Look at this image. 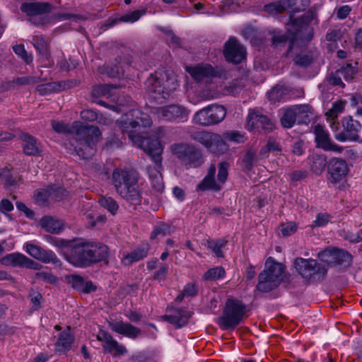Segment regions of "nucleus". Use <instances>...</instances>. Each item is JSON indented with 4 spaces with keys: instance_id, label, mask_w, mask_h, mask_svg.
<instances>
[{
    "instance_id": "37",
    "label": "nucleus",
    "mask_w": 362,
    "mask_h": 362,
    "mask_svg": "<svg viewBox=\"0 0 362 362\" xmlns=\"http://www.w3.org/2000/svg\"><path fill=\"white\" fill-rule=\"evenodd\" d=\"M281 146L280 144L272 138H269L267 144L264 146L259 151V155L262 158L268 157V153H281Z\"/></svg>"
},
{
    "instance_id": "32",
    "label": "nucleus",
    "mask_w": 362,
    "mask_h": 362,
    "mask_svg": "<svg viewBox=\"0 0 362 362\" xmlns=\"http://www.w3.org/2000/svg\"><path fill=\"white\" fill-rule=\"evenodd\" d=\"M298 124H308L314 115V109L308 104L293 105Z\"/></svg>"
},
{
    "instance_id": "27",
    "label": "nucleus",
    "mask_w": 362,
    "mask_h": 362,
    "mask_svg": "<svg viewBox=\"0 0 362 362\" xmlns=\"http://www.w3.org/2000/svg\"><path fill=\"white\" fill-rule=\"evenodd\" d=\"M66 279L73 288L84 293H89L96 290V286L91 281H85L84 279L79 275H68L66 276Z\"/></svg>"
},
{
    "instance_id": "21",
    "label": "nucleus",
    "mask_w": 362,
    "mask_h": 362,
    "mask_svg": "<svg viewBox=\"0 0 362 362\" xmlns=\"http://www.w3.org/2000/svg\"><path fill=\"white\" fill-rule=\"evenodd\" d=\"M169 312V314L161 316V318L173 325L176 328L186 325L192 316V312L186 308L172 309Z\"/></svg>"
},
{
    "instance_id": "29",
    "label": "nucleus",
    "mask_w": 362,
    "mask_h": 362,
    "mask_svg": "<svg viewBox=\"0 0 362 362\" xmlns=\"http://www.w3.org/2000/svg\"><path fill=\"white\" fill-rule=\"evenodd\" d=\"M216 171V168L215 165H211L208 170L207 175L203 180L197 185V189L200 191H205L208 189H212L216 192L219 191L221 189V186L216 182L214 178Z\"/></svg>"
},
{
    "instance_id": "4",
    "label": "nucleus",
    "mask_w": 362,
    "mask_h": 362,
    "mask_svg": "<svg viewBox=\"0 0 362 362\" xmlns=\"http://www.w3.org/2000/svg\"><path fill=\"white\" fill-rule=\"evenodd\" d=\"M145 84L149 97L158 103H164L178 86L175 76L166 71L151 74Z\"/></svg>"
},
{
    "instance_id": "47",
    "label": "nucleus",
    "mask_w": 362,
    "mask_h": 362,
    "mask_svg": "<svg viewBox=\"0 0 362 362\" xmlns=\"http://www.w3.org/2000/svg\"><path fill=\"white\" fill-rule=\"evenodd\" d=\"M225 270L222 267H216L209 269L204 275V279L207 281H215L225 276Z\"/></svg>"
},
{
    "instance_id": "51",
    "label": "nucleus",
    "mask_w": 362,
    "mask_h": 362,
    "mask_svg": "<svg viewBox=\"0 0 362 362\" xmlns=\"http://www.w3.org/2000/svg\"><path fill=\"white\" fill-rule=\"evenodd\" d=\"M256 160L257 159L255 152L252 149L248 150L245 154L242 160L244 169L248 171L252 170L255 163Z\"/></svg>"
},
{
    "instance_id": "36",
    "label": "nucleus",
    "mask_w": 362,
    "mask_h": 362,
    "mask_svg": "<svg viewBox=\"0 0 362 362\" xmlns=\"http://www.w3.org/2000/svg\"><path fill=\"white\" fill-rule=\"evenodd\" d=\"M288 94V88L277 85L268 93V98L269 100L275 103L281 100L289 99Z\"/></svg>"
},
{
    "instance_id": "61",
    "label": "nucleus",
    "mask_w": 362,
    "mask_h": 362,
    "mask_svg": "<svg viewBox=\"0 0 362 362\" xmlns=\"http://www.w3.org/2000/svg\"><path fill=\"white\" fill-rule=\"evenodd\" d=\"M170 232V227L168 225L163 224L158 226L154 228L153 232L151 234V239L154 240L158 235L165 236Z\"/></svg>"
},
{
    "instance_id": "38",
    "label": "nucleus",
    "mask_w": 362,
    "mask_h": 362,
    "mask_svg": "<svg viewBox=\"0 0 362 362\" xmlns=\"http://www.w3.org/2000/svg\"><path fill=\"white\" fill-rule=\"evenodd\" d=\"M98 202L102 207L107 209L112 215H115L119 209L117 202L110 197L101 196Z\"/></svg>"
},
{
    "instance_id": "63",
    "label": "nucleus",
    "mask_w": 362,
    "mask_h": 362,
    "mask_svg": "<svg viewBox=\"0 0 362 362\" xmlns=\"http://www.w3.org/2000/svg\"><path fill=\"white\" fill-rule=\"evenodd\" d=\"M342 76L339 73V70L332 72L328 77L329 83L333 86H339L341 88L344 87V83L341 81Z\"/></svg>"
},
{
    "instance_id": "25",
    "label": "nucleus",
    "mask_w": 362,
    "mask_h": 362,
    "mask_svg": "<svg viewBox=\"0 0 362 362\" xmlns=\"http://www.w3.org/2000/svg\"><path fill=\"white\" fill-rule=\"evenodd\" d=\"M186 71L197 82H200L206 78L212 77L216 74L213 66L208 64L187 66Z\"/></svg>"
},
{
    "instance_id": "10",
    "label": "nucleus",
    "mask_w": 362,
    "mask_h": 362,
    "mask_svg": "<svg viewBox=\"0 0 362 362\" xmlns=\"http://www.w3.org/2000/svg\"><path fill=\"white\" fill-rule=\"evenodd\" d=\"M88 247L89 242L74 240L71 248L64 254L65 259L76 267H90Z\"/></svg>"
},
{
    "instance_id": "3",
    "label": "nucleus",
    "mask_w": 362,
    "mask_h": 362,
    "mask_svg": "<svg viewBox=\"0 0 362 362\" xmlns=\"http://www.w3.org/2000/svg\"><path fill=\"white\" fill-rule=\"evenodd\" d=\"M112 182L115 191L122 199L134 205L141 204L139 177L135 171L116 168L112 172Z\"/></svg>"
},
{
    "instance_id": "55",
    "label": "nucleus",
    "mask_w": 362,
    "mask_h": 362,
    "mask_svg": "<svg viewBox=\"0 0 362 362\" xmlns=\"http://www.w3.org/2000/svg\"><path fill=\"white\" fill-rule=\"evenodd\" d=\"M279 230L284 237L294 234L297 230V225L294 222H288L280 226Z\"/></svg>"
},
{
    "instance_id": "20",
    "label": "nucleus",
    "mask_w": 362,
    "mask_h": 362,
    "mask_svg": "<svg viewBox=\"0 0 362 362\" xmlns=\"http://www.w3.org/2000/svg\"><path fill=\"white\" fill-rule=\"evenodd\" d=\"M349 168L345 160L332 158L328 163L329 180L332 183L341 181L348 173Z\"/></svg>"
},
{
    "instance_id": "8",
    "label": "nucleus",
    "mask_w": 362,
    "mask_h": 362,
    "mask_svg": "<svg viewBox=\"0 0 362 362\" xmlns=\"http://www.w3.org/2000/svg\"><path fill=\"white\" fill-rule=\"evenodd\" d=\"M171 151L187 168L199 167L204 162L201 151L193 145L175 144L171 146Z\"/></svg>"
},
{
    "instance_id": "62",
    "label": "nucleus",
    "mask_w": 362,
    "mask_h": 362,
    "mask_svg": "<svg viewBox=\"0 0 362 362\" xmlns=\"http://www.w3.org/2000/svg\"><path fill=\"white\" fill-rule=\"evenodd\" d=\"M308 175V172L306 170H294L288 174L289 178L292 182L301 181L306 178Z\"/></svg>"
},
{
    "instance_id": "2",
    "label": "nucleus",
    "mask_w": 362,
    "mask_h": 362,
    "mask_svg": "<svg viewBox=\"0 0 362 362\" xmlns=\"http://www.w3.org/2000/svg\"><path fill=\"white\" fill-rule=\"evenodd\" d=\"M75 135L70 137V144L76 154L83 159H90L95 153V144L101 135L96 126L85 125L80 121L74 122Z\"/></svg>"
},
{
    "instance_id": "16",
    "label": "nucleus",
    "mask_w": 362,
    "mask_h": 362,
    "mask_svg": "<svg viewBox=\"0 0 362 362\" xmlns=\"http://www.w3.org/2000/svg\"><path fill=\"white\" fill-rule=\"evenodd\" d=\"M247 123L248 129L250 131L260 128L265 132H271L275 129V124L273 120L258 111L249 112L247 117Z\"/></svg>"
},
{
    "instance_id": "1",
    "label": "nucleus",
    "mask_w": 362,
    "mask_h": 362,
    "mask_svg": "<svg viewBox=\"0 0 362 362\" xmlns=\"http://www.w3.org/2000/svg\"><path fill=\"white\" fill-rule=\"evenodd\" d=\"M120 129L123 134H127L129 139L151 156L153 162L159 165L163 148L157 139L145 137L140 135L141 127H150L152 120L148 114L138 110H132L125 117L119 121Z\"/></svg>"
},
{
    "instance_id": "40",
    "label": "nucleus",
    "mask_w": 362,
    "mask_h": 362,
    "mask_svg": "<svg viewBox=\"0 0 362 362\" xmlns=\"http://www.w3.org/2000/svg\"><path fill=\"white\" fill-rule=\"evenodd\" d=\"M226 243L227 240L223 239L209 240H207L206 245L209 249L211 250L218 257H222L223 252L221 249L226 246Z\"/></svg>"
},
{
    "instance_id": "43",
    "label": "nucleus",
    "mask_w": 362,
    "mask_h": 362,
    "mask_svg": "<svg viewBox=\"0 0 362 362\" xmlns=\"http://www.w3.org/2000/svg\"><path fill=\"white\" fill-rule=\"evenodd\" d=\"M345 103L343 101H337L332 104V107L325 114L327 120H334L338 115L344 110Z\"/></svg>"
},
{
    "instance_id": "58",
    "label": "nucleus",
    "mask_w": 362,
    "mask_h": 362,
    "mask_svg": "<svg viewBox=\"0 0 362 362\" xmlns=\"http://www.w3.org/2000/svg\"><path fill=\"white\" fill-rule=\"evenodd\" d=\"M229 164L227 162H221L218 165V182L223 184L228 177Z\"/></svg>"
},
{
    "instance_id": "12",
    "label": "nucleus",
    "mask_w": 362,
    "mask_h": 362,
    "mask_svg": "<svg viewBox=\"0 0 362 362\" xmlns=\"http://www.w3.org/2000/svg\"><path fill=\"white\" fill-rule=\"evenodd\" d=\"M318 257L330 266H349L352 262V256L346 250L332 248L318 253Z\"/></svg>"
},
{
    "instance_id": "18",
    "label": "nucleus",
    "mask_w": 362,
    "mask_h": 362,
    "mask_svg": "<svg viewBox=\"0 0 362 362\" xmlns=\"http://www.w3.org/2000/svg\"><path fill=\"white\" fill-rule=\"evenodd\" d=\"M189 138L208 149L218 147L223 143V139L219 134L205 130L192 132L189 134Z\"/></svg>"
},
{
    "instance_id": "22",
    "label": "nucleus",
    "mask_w": 362,
    "mask_h": 362,
    "mask_svg": "<svg viewBox=\"0 0 362 362\" xmlns=\"http://www.w3.org/2000/svg\"><path fill=\"white\" fill-rule=\"evenodd\" d=\"M26 252L35 259L44 263L57 264L59 259L52 250H47L33 243L26 244Z\"/></svg>"
},
{
    "instance_id": "42",
    "label": "nucleus",
    "mask_w": 362,
    "mask_h": 362,
    "mask_svg": "<svg viewBox=\"0 0 362 362\" xmlns=\"http://www.w3.org/2000/svg\"><path fill=\"white\" fill-rule=\"evenodd\" d=\"M310 0H288V6L292 13H299L309 6Z\"/></svg>"
},
{
    "instance_id": "7",
    "label": "nucleus",
    "mask_w": 362,
    "mask_h": 362,
    "mask_svg": "<svg viewBox=\"0 0 362 362\" xmlns=\"http://www.w3.org/2000/svg\"><path fill=\"white\" fill-rule=\"evenodd\" d=\"M293 265L298 273L310 284L322 281L327 272L325 265L311 258L297 257L294 259Z\"/></svg>"
},
{
    "instance_id": "11",
    "label": "nucleus",
    "mask_w": 362,
    "mask_h": 362,
    "mask_svg": "<svg viewBox=\"0 0 362 362\" xmlns=\"http://www.w3.org/2000/svg\"><path fill=\"white\" fill-rule=\"evenodd\" d=\"M341 122L343 130L335 135V139L342 142L346 141H358L362 124L351 116L344 117Z\"/></svg>"
},
{
    "instance_id": "39",
    "label": "nucleus",
    "mask_w": 362,
    "mask_h": 362,
    "mask_svg": "<svg viewBox=\"0 0 362 362\" xmlns=\"http://www.w3.org/2000/svg\"><path fill=\"white\" fill-rule=\"evenodd\" d=\"M54 191L47 189H40L35 191L34 197L37 204L41 206H45L48 204V199L52 197Z\"/></svg>"
},
{
    "instance_id": "52",
    "label": "nucleus",
    "mask_w": 362,
    "mask_h": 362,
    "mask_svg": "<svg viewBox=\"0 0 362 362\" xmlns=\"http://www.w3.org/2000/svg\"><path fill=\"white\" fill-rule=\"evenodd\" d=\"M144 13V12H142L140 10H136L122 16L119 18L116 19L115 21L134 23L138 21Z\"/></svg>"
},
{
    "instance_id": "9",
    "label": "nucleus",
    "mask_w": 362,
    "mask_h": 362,
    "mask_svg": "<svg viewBox=\"0 0 362 362\" xmlns=\"http://www.w3.org/2000/svg\"><path fill=\"white\" fill-rule=\"evenodd\" d=\"M226 115V109L221 105H211L197 111L194 116V122L204 127L220 123Z\"/></svg>"
},
{
    "instance_id": "33",
    "label": "nucleus",
    "mask_w": 362,
    "mask_h": 362,
    "mask_svg": "<svg viewBox=\"0 0 362 362\" xmlns=\"http://www.w3.org/2000/svg\"><path fill=\"white\" fill-rule=\"evenodd\" d=\"M40 226L47 232L54 234L60 233L64 230L62 221L52 216H44L40 219Z\"/></svg>"
},
{
    "instance_id": "60",
    "label": "nucleus",
    "mask_w": 362,
    "mask_h": 362,
    "mask_svg": "<svg viewBox=\"0 0 362 362\" xmlns=\"http://www.w3.org/2000/svg\"><path fill=\"white\" fill-rule=\"evenodd\" d=\"M35 279L42 280L45 282L54 284L57 281V278L52 273L47 272H39L35 275Z\"/></svg>"
},
{
    "instance_id": "35",
    "label": "nucleus",
    "mask_w": 362,
    "mask_h": 362,
    "mask_svg": "<svg viewBox=\"0 0 362 362\" xmlns=\"http://www.w3.org/2000/svg\"><path fill=\"white\" fill-rule=\"evenodd\" d=\"M297 119L293 105L283 110L280 117L281 125L285 129H290L294 126Z\"/></svg>"
},
{
    "instance_id": "64",
    "label": "nucleus",
    "mask_w": 362,
    "mask_h": 362,
    "mask_svg": "<svg viewBox=\"0 0 362 362\" xmlns=\"http://www.w3.org/2000/svg\"><path fill=\"white\" fill-rule=\"evenodd\" d=\"M341 31L339 29H332L328 30L325 38L327 41L336 43L341 39Z\"/></svg>"
},
{
    "instance_id": "49",
    "label": "nucleus",
    "mask_w": 362,
    "mask_h": 362,
    "mask_svg": "<svg viewBox=\"0 0 362 362\" xmlns=\"http://www.w3.org/2000/svg\"><path fill=\"white\" fill-rule=\"evenodd\" d=\"M327 165L326 157L324 156H317L313 158V161L311 165L312 170L317 173H321Z\"/></svg>"
},
{
    "instance_id": "6",
    "label": "nucleus",
    "mask_w": 362,
    "mask_h": 362,
    "mask_svg": "<svg viewBox=\"0 0 362 362\" xmlns=\"http://www.w3.org/2000/svg\"><path fill=\"white\" fill-rule=\"evenodd\" d=\"M245 313V306L240 301L228 298L226 301L223 315L217 319V323L223 330L234 329L241 323Z\"/></svg>"
},
{
    "instance_id": "14",
    "label": "nucleus",
    "mask_w": 362,
    "mask_h": 362,
    "mask_svg": "<svg viewBox=\"0 0 362 362\" xmlns=\"http://www.w3.org/2000/svg\"><path fill=\"white\" fill-rule=\"evenodd\" d=\"M313 132L315 135L316 146L325 151H333L341 153L344 149L342 146L336 144L329 137V134L325 131L322 126L317 124L313 127Z\"/></svg>"
},
{
    "instance_id": "41",
    "label": "nucleus",
    "mask_w": 362,
    "mask_h": 362,
    "mask_svg": "<svg viewBox=\"0 0 362 362\" xmlns=\"http://www.w3.org/2000/svg\"><path fill=\"white\" fill-rule=\"evenodd\" d=\"M32 43L40 54L47 56L48 54V42L41 36H34Z\"/></svg>"
},
{
    "instance_id": "23",
    "label": "nucleus",
    "mask_w": 362,
    "mask_h": 362,
    "mask_svg": "<svg viewBox=\"0 0 362 362\" xmlns=\"http://www.w3.org/2000/svg\"><path fill=\"white\" fill-rule=\"evenodd\" d=\"M109 327L116 333L131 339H136L141 334L139 328L122 321L110 322Z\"/></svg>"
},
{
    "instance_id": "54",
    "label": "nucleus",
    "mask_w": 362,
    "mask_h": 362,
    "mask_svg": "<svg viewBox=\"0 0 362 362\" xmlns=\"http://www.w3.org/2000/svg\"><path fill=\"white\" fill-rule=\"evenodd\" d=\"M110 88H112V86L110 85L95 86L92 88L91 96L93 98H98L102 96L108 95Z\"/></svg>"
},
{
    "instance_id": "48",
    "label": "nucleus",
    "mask_w": 362,
    "mask_h": 362,
    "mask_svg": "<svg viewBox=\"0 0 362 362\" xmlns=\"http://www.w3.org/2000/svg\"><path fill=\"white\" fill-rule=\"evenodd\" d=\"M46 240L52 245H54L58 248H67L69 250L74 240H66L62 238H59L57 237L46 235Z\"/></svg>"
},
{
    "instance_id": "53",
    "label": "nucleus",
    "mask_w": 362,
    "mask_h": 362,
    "mask_svg": "<svg viewBox=\"0 0 362 362\" xmlns=\"http://www.w3.org/2000/svg\"><path fill=\"white\" fill-rule=\"evenodd\" d=\"M0 179L1 182L7 186H13L16 184V178L13 177L8 168L0 170Z\"/></svg>"
},
{
    "instance_id": "15",
    "label": "nucleus",
    "mask_w": 362,
    "mask_h": 362,
    "mask_svg": "<svg viewBox=\"0 0 362 362\" xmlns=\"http://www.w3.org/2000/svg\"><path fill=\"white\" fill-rule=\"evenodd\" d=\"M156 113L165 120L181 122L187 119L189 111L182 105H170L158 108Z\"/></svg>"
},
{
    "instance_id": "45",
    "label": "nucleus",
    "mask_w": 362,
    "mask_h": 362,
    "mask_svg": "<svg viewBox=\"0 0 362 362\" xmlns=\"http://www.w3.org/2000/svg\"><path fill=\"white\" fill-rule=\"evenodd\" d=\"M52 127L57 133L69 134L71 136L70 137L75 135V133L74 132V122L72 123V125L69 127L68 124L62 122L52 121Z\"/></svg>"
},
{
    "instance_id": "13",
    "label": "nucleus",
    "mask_w": 362,
    "mask_h": 362,
    "mask_svg": "<svg viewBox=\"0 0 362 362\" xmlns=\"http://www.w3.org/2000/svg\"><path fill=\"white\" fill-rule=\"evenodd\" d=\"M223 55L227 62L238 64L245 58L246 50L237 39L230 37L224 45Z\"/></svg>"
},
{
    "instance_id": "24",
    "label": "nucleus",
    "mask_w": 362,
    "mask_h": 362,
    "mask_svg": "<svg viewBox=\"0 0 362 362\" xmlns=\"http://www.w3.org/2000/svg\"><path fill=\"white\" fill-rule=\"evenodd\" d=\"M22 141L23 152L31 156H40L42 152V146L40 142L32 135L28 133H22L20 135Z\"/></svg>"
},
{
    "instance_id": "46",
    "label": "nucleus",
    "mask_w": 362,
    "mask_h": 362,
    "mask_svg": "<svg viewBox=\"0 0 362 362\" xmlns=\"http://www.w3.org/2000/svg\"><path fill=\"white\" fill-rule=\"evenodd\" d=\"M62 88V86L58 82L47 83L45 84L39 85L37 86V90L41 95H47L53 92L59 91Z\"/></svg>"
},
{
    "instance_id": "56",
    "label": "nucleus",
    "mask_w": 362,
    "mask_h": 362,
    "mask_svg": "<svg viewBox=\"0 0 362 362\" xmlns=\"http://www.w3.org/2000/svg\"><path fill=\"white\" fill-rule=\"evenodd\" d=\"M40 81L39 78L35 76H23L18 77L12 81L13 85L25 86L35 84Z\"/></svg>"
},
{
    "instance_id": "57",
    "label": "nucleus",
    "mask_w": 362,
    "mask_h": 362,
    "mask_svg": "<svg viewBox=\"0 0 362 362\" xmlns=\"http://www.w3.org/2000/svg\"><path fill=\"white\" fill-rule=\"evenodd\" d=\"M293 60L296 65L307 67L312 64L313 59L311 56L308 54H298L295 57Z\"/></svg>"
},
{
    "instance_id": "34",
    "label": "nucleus",
    "mask_w": 362,
    "mask_h": 362,
    "mask_svg": "<svg viewBox=\"0 0 362 362\" xmlns=\"http://www.w3.org/2000/svg\"><path fill=\"white\" fill-rule=\"evenodd\" d=\"M149 245L147 243L142 244L134 250L127 254L123 259L125 264H131L133 262L140 261L148 255Z\"/></svg>"
},
{
    "instance_id": "17",
    "label": "nucleus",
    "mask_w": 362,
    "mask_h": 362,
    "mask_svg": "<svg viewBox=\"0 0 362 362\" xmlns=\"http://www.w3.org/2000/svg\"><path fill=\"white\" fill-rule=\"evenodd\" d=\"M1 262L6 266L18 267L22 268L40 270L42 265L32 260L21 253H11L4 257Z\"/></svg>"
},
{
    "instance_id": "5",
    "label": "nucleus",
    "mask_w": 362,
    "mask_h": 362,
    "mask_svg": "<svg viewBox=\"0 0 362 362\" xmlns=\"http://www.w3.org/2000/svg\"><path fill=\"white\" fill-rule=\"evenodd\" d=\"M284 266L269 257L265 269L259 274L256 288L261 292H269L276 288L283 279Z\"/></svg>"
},
{
    "instance_id": "31",
    "label": "nucleus",
    "mask_w": 362,
    "mask_h": 362,
    "mask_svg": "<svg viewBox=\"0 0 362 362\" xmlns=\"http://www.w3.org/2000/svg\"><path fill=\"white\" fill-rule=\"evenodd\" d=\"M74 341V337L71 333L70 327L67 329L62 332L55 343V349L57 351L66 353L70 350L71 345Z\"/></svg>"
},
{
    "instance_id": "19",
    "label": "nucleus",
    "mask_w": 362,
    "mask_h": 362,
    "mask_svg": "<svg viewBox=\"0 0 362 362\" xmlns=\"http://www.w3.org/2000/svg\"><path fill=\"white\" fill-rule=\"evenodd\" d=\"M96 338L102 342V346L105 352L113 353L114 356L124 355L127 353L125 346L119 344L110 334L105 331H100Z\"/></svg>"
},
{
    "instance_id": "30",
    "label": "nucleus",
    "mask_w": 362,
    "mask_h": 362,
    "mask_svg": "<svg viewBox=\"0 0 362 362\" xmlns=\"http://www.w3.org/2000/svg\"><path fill=\"white\" fill-rule=\"evenodd\" d=\"M316 17L317 13L310 9L298 18L291 16L287 25L296 28V32H298L300 29L308 25Z\"/></svg>"
},
{
    "instance_id": "26",
    "label": "nucleus",
    "mask_w": 362,
    "mask_h": 362,
    "mask_svg": "<svg viewBox=\"0 0 362 362\" xmlns=\"http://www.w3.org/2000/svg\"><path fill=\"white\" fill-rule=\"evenodd\" d=\"M21 8L27 15L35 16L51 12L53 6L47 2H31L23 4Z\"/></svg>"
},
{
    "instance_id": "50",
    "label": "nucleus",
    "mask_w": 362,
    "mask_h": 362,
    "mask_svg": "<svg viewBox=\"0 0 362 362\" xmlns=\"http://www.w3.org/2000/svg\"><path fill=\"white\" fill-rule=\"evenodd\" d=\"M264 11L270 15H277L283 13L285 7L280 1H276L264 5Z\"/></svg>"
},
{
    "instance_id": "44",
    "label": "nucleus",
    "mask_w": 362,
    "mask_h": 362,
    "mask_svg": "<svg viewBox=\"0 0 362 362\" xmlns=\"http://www.w3.org/2000/svg\"><path fill=\"white\" fill-rule=\"evenodd\" d=\"M13 50L15 54L20 57L27 64L33 62V57L31 53H28L23 44L16 45L13 46Z\"/></svg>"
},
{
    "instance_id": "28",
    "label": "nucleus",
    "mask_w": 362,
    "mask_h": 362,
    "mask_svg": "<svg viewBox=\"0 0 362 362\" xmlns=\"http://www.w3.org/2000/svg\"><path fill=\"white\" fill-rule=\"evenodd\" d=\"M88 250L90 265L105 260L108 257L109 248L102 243H89Z\"/></svg>"
},
{
    "instance_id": "59",
    "label": "nucleus",
    "mask_w": 362,
    "mask_h": 362,
    "mask_svg": "<svg viewBox=\"0 0 362 362\" xmlns=\"http://www.w3.org/2000/svg\"><path fill=\"white\" fill-rule=\"evenodd\" d=\"M338 70L339 73L346 81L352 80L356 74L354 67L351 64H347L346 66H343Z\"/></svg>"
}]
</instances>
